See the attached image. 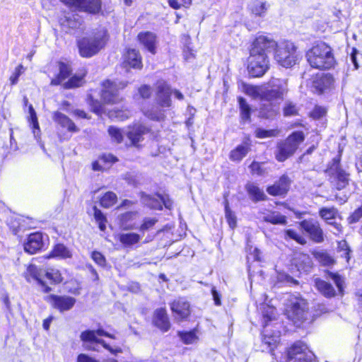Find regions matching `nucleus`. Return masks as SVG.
<instances>
[{
    "label": "nucleus",
    "instance_id": "f257e3e1",
    "mask_svg": "<svg viewBox=\"0 0 362 362\" xmlns=\"http://www.w3.org/2000/svg\"><path fill=\"white\" fill-rule=\"evenodd\" d=\"M108 39L107 30L101 26L86 33L85 36L77 40L80 55L86 58L95 55L105 47Z\"/></svg>",
    "mask_w": 362,
    "mask_h": 362
},
{
    "label": "nucleus",
    "instance_id": "f03ea898",
    "mask_svg": "<svg viewBox=\"0 0 362 362\" xmlns=\"http://www.w3.org/2000/svg\"><path fill=\"white\" fill-rule=\"evenodd\" d=\"M307 61L313 67L318 69H328L334 64L332 48L325 42L317 43L306 53Z\"/></svg>",
    "mask_w": 362,
    "mask_h": 362
},
{
    "label": "nucleus",
    "instance_id": "7ed1b4c3",
    "mask_svg": "<svg viewBox=\"0 0 362 362\" xmlns=\"http://www.w3.org/2000/svg\"><path fill=\"white\" fill-rule=\"evenodd\" d=\"M305 140V134L302 131H295L285 140L278 143L275 151V158L279 162H284L293 156L299 145Z\"/></svg>",
    "mask_w": 362,
    "mask_h": 362
},
{
    "label": "nucleus",
    "instance_id": "20e7f679",
    "mask_svg": "<svg viewBox=\"0 0 362 362\" xmlns=\"http://www.w3.org/2000/svg\"><path fill=\"white\" fill-rule=\"evenodd\" d=\"M97 336H104L111 339H115L114 335L105 332L104 329L99 328L97 330H86L82 332L80 338L84 343H89L86 344L85 348L87 350L98 351L95 344H101L105 349L108 350L110 353L116 354L117 353L122 352L121 349H112L107 344L103 339H98Z\"/></svg>",
    "mask_w": 362,
    "mask_h": 362
},
{
    "label": "nucleus",
    "instance_id": "39448f33",
    "mask_svg": "<svg viewBox=\"0 0 362 362\" xmlns=\"http://www.w3.org/2000/svg\"><path fill=\"white\" fill-rule=\"evenodd\" d=\"M274 59L279 65L285 68L295 65L298 57L294 44L290 41L279 42L274 51Z\"/></svg>",
    "mask_w": 362,
    "mask_h": 362
},
{
    "label": "nucleus",
    "instance_id": "423d86ee",
    "mask_svg": "<svg viewBox=\"0 0 362 362\" xmlns=\"http://www.w3.org/2000/svg\"><path fill=\"white\" fill-rule=\"evenodd\" d=\"M287 362H317L314 354L301 342L294 343L287 351Z\"/></svg>",
    "mask_w": 362,
    "mask_h": 362
},
{
    "label": "nucleus",
    "instance_id": "0eeeda50",
    "mask_svg": "<svg viewBox=\"0 0 362 362\" xmlns=\"http://www.w3.org/2000/svg\"><path fill=\"white\" fill-rule=\"evenodd\" d=\"M248 72L252 77L262 76L269 68V59L267 54H258L250 52Z\"/></svg>",
    "mask_w": 362,
    "mask_h": 362
},
{
    "label": "nucleus",
    "instance_id": "6e6552de",
    "mask_svg": "<svg viewBox=\"0 0 362 362\" xmlns=\"http://www.w3.org/2000/svg\"><path fill=\"white\" fill-rule=\"evenodd\" d=\"M270 88L262 87V101L277 103L282 100L284 93L286 92L284 83L279 79H273L269 83Z\"/></svg>",
    "mask_w": 362,
    "mask_h": 362
},
{
    "label": "nucleus",
    "instance_id": "1a4fd4ad",
    "mask_svg": "<svg viewBox=\"0 0 362 362\" xmlns=\"http://www.w3.org/2000/svg\"><path fill=\"white\" fill-rule=\"evenodd\" d=\"M127 86L124 82L112 81L107 80L103 83L101 97L106 103H117L121 98L119 90Z\"/></svg>",
    "mask_w": 362,
    "mask_h": 362
},
{
    "label": "nucleus",
    "instance_id": "9d476101",
    "mask_svg": "<svg viewBox=\"0 0 362 362\" xmlns=\"http://www.w3.org/2000/svg\"><path fill=\"white\" fill-rule=\"evenodd\" d=\"M278 44V42L269 36L259 35L252 42L250 52L268 56L269 53L275 51Z\"/></svg>",
    "mask_w": 362,
    "mask_h": 362
},
{
    "label": "nucleus",
    "instance_id": "9b49d317",
    "mask_svg": "<svg viewBox=\"0 0 362 362\" xmlns=\"http://www.w3.org/2000/svg\"><path fill=\"white\" fill-rule=\"evenodd\" d=\"M62 2L79 11L98 13L101 9L100 0H61Z\"/></svg>",
    "mask_w": 362,
    "mask_h": 362
},
{
    "label": "nucleus",
    "instance_id": "f8f14e48",
    "mask_svg": "<svg viewBox=\"0 0 362 362\" xmlns=\"http://www.w3.org/2000/svg\"><path fill=\"white\" fill-rule=\"evenodd\" d=\"M171 90L170 86L163 80H158L156 83V104L161 107H170L172 105L170 98Z\"/></svg>",
    "mask_w": 362,
    "mask_h": 362
},
{
    "label": "nucleus",
    "instance_id": "ddd939ff",
    "mask_svg": "<svg viewBox=\"0 0 362 362\" xmlns=\"http://www.w3.org/2000/svg\"><path fill=\"white\" fill-rule=\"evenodd\" d=\"M47 237H44L42 233L36 232L31 233L24 243V250L28 254L33 255L40 251L45 246Z\"/></svg>",
    "mask_w": 362,
    "mask_h": 362
},
{
    "label": "nucleus",
    "instance_id": "4468645a",
    "mask_svg": "<svg viewBox=\"0 0 362 362\" xmlns=\"http://www.w3.org/2000/svg\"><path fill=\"white\" fill-rule=\"evenodd\" d=\"M47 301L54 308L63 313L70 310L75 305L76 300L69 296H57L52 294L48 296Z\"/></svg>",
    "mask_w": 362,
    "mask_h": 362
},
{
    "label": "nucleus",
    "instance_id": "2eb2a0df",
    "mask_svg": "<svg viewBox=\"0 0 362 362\" xmlns=\"http://www.w3.org/2000/svg\"><path fill=\"white\" fill-rule=\"evenodd\" d=\"M306 304L303 300H296L286 310L288 317L294 324L301 322L306 319Z\"/></svg>",
    "mask_w": 362,
    "mask_h": 362
},
{
    "label": "nucleus",
    "instance_id": "dca6fc26",
    "mask_svg": "<svg viewBox=\"0 0 362 362\" xmlns=\"http://www.w3.org/2000/svg\"><path fill=\"white\" fill-rule=\"evenodd\" d=\"M300 225L314 242L320 243L324 240L323 231L318 221L313 219L304 220Z\"/></svg>",
    "mask_w": 362,
    "mask_h": 362
},
{
    "label": "nucleus",
    "instance_id": "f3484780",
    "mask_svg": "<svg viewBox=\"0 0 362 362\" xmlns=\"http://www.w3.org/2000/svg\"><path fill=\"white\" fill-rule=\"evenodd\" d=\"M170 308L175 319L182 320L190 314V305L185 298H180L170 304Z\"/></svg>",
    "mask_w": 362,
    "mask_h": 362
},
{
    "label": "nucleus",
    "instance_id": "a211bd4d",
    "mask_svg": "<svg viewBox=\"0 0 362 362\" xmlns=\"http://www.w3.org/2000/svg\"><path fill=\"white\" fill-rule=\"evenodd\" d=\"M290 185L289 177L283 175L274 185L267 188V192L272 196H284L288 192Z\"/></svg>",
    "mask_w": 362,
    "mask_h": 362
},
{
    "label": "nucleus",
    "instance_id": "6ab92c4d",
    "mask_svg": "<svg viewBox=\"0 0 362 362\" xmlns=\"http://www.w3.org/2000/svg\"><path fill=\"white\" fill-rule=\"evenodd\" d=\"M153 323L163 332L169 330L170 323L165 308H160L154 311Z\"/></svg>",
    "mask_w": 362,
    "mask_h": 362
},
{
    "label": "nucleus",
    "instance_id": "aec40b11",
    "mask_svg": "<svg viewBox=\"0 0 362 362\" xmlns=\"http://www.w3.org/2000/svg\"><path fill=\"white\" fill-rule=\"evenodd\" d=\"M334 164L330 168L334 172V179L336 180V188L338 190L344 189L349 183V175L342 170L339 163V160L334 158L333 160Z\"/></svg>",
    "mask_w": 362,
    "mask_h": 362
},
{
    "label": "nucleus",
    "instance_id": "412c9836",
    "mask_svg": "<svg viewBox=\"0 0 362 362\" xmlns=\"http://www.w3.org/2000/svg\"><path fill=\"white\" fill-rule=\"evenodd\" d=\"M149 132V129L141 124H136L129 127V130L126 133L127 138L131 141L134 146H136L139 141L144 139V135Z\"/></svg>",
    "mask_w": 362,
    "mask_h": 362
},
{
    "label": "nucleus",
    "instance_id": "4be33fe9",
    "mask_svg": "<svg viewBox=\"0 0 362 362\" xmlns=\"http://www.w3.org/2000/svg\"><path fill=\"white\" fill-rule=\"evenodd\" d=\"M333 83L334 78L330 74H323L316 77L313 81V87L319 94H322L326 90L330 88Z\"/></svg>",
    "mask_w": 362,
    "mask_h": 362
},
{
    "label": "nucleus",
    "instance_id": "5701e85b",
    "mask_svg": "<svg viewBox=\"0 0 362 362\" xmlns=\"http://www.w3.org/2000/svg\"><path fill=\"white\" fill-rule=\"evenodd\" d=\"M279 109L278 103L262 101L259 111V116L264 119L273 118L276 115Z\"/></svg>",
    "mask_w": 362,
    "mask_h": 362
},
{
    "label": "nucleus",
    "instance_id": "b1692460",
    "mask_svg": "<svg viewBox=\"0 0 362 362\" xmlns=\"http://www.w3.org/2000/svg\"><path fill=\"white\" fill-rule=\"evenodd\" d=\"M138 40L151 54L156 53V37L151 32L140 33L138 35Z\"/></svg>",
    "mask_w": 362,
    "mask_h": 362
},
{
    "label": "nucleus",
    "instance_id": "393cba45",
    "mask_svg": "<svg viewBox=\"0 0 362 362\" xmlns=\"http://www.w3.org/2000/svg\"><path fill=\"white\" fill-rule=\"evenodd\" d=\"M53 119L62 127L66 128L69 132H77L79 131V129L75 125L74 122L62 112H54Z\"/></svg>",
    "mask_w": 362,
    "mask_h": 362
},
{
    "label": "nucleus",
    "instance_id": "a878e982",
    "mask_svg": "<svg viewBox=\"0 0 362 362\" xmlns=\"http://www.w3.org/2000/svg\"><path fill=\"white\" fill-rule=\"evenodd\" d=\"M165 107H161L158 105L152 106L151 108L143 109V112L148 119L154 121H163L165 117Z\"/></svg>",
    "mask_w": 362,
    "mask_h": 362
},
{
    "label": "nucleus",
    "instance_id": "bb28decb",
    "mask_svg": "<svg viewBox=\"0 0 362 362\" xmlns=\"http://www.w3.org/2000/svg\"><path fill=\"white\" fill-rule=\"evenodd\" d=\"M245 189L250 198L254 202L264 201L267 199V195L263 189H260L255 183L249 182L245 185Z\"/></svg>",
    "mask_w": 362,
    "mask_h": 362
},
{
    "label": "nucleus",
    "instance_id": "cd10ccee",
    "mask_svg": "<svg viewBox=\"0 0 362 362\" xmlns=\"http://www.w3.org/2000/svg\"><path fill=\"white\" fill-rule=\"evenodd\" d=\"M141 200L144 204L152 209L162 210L163 206L160 200V194H156L154 196L142 192Z\"/></svg>",
    "mask_w": 362,
    "mask_h": 362
},
{
    "label": "nucleus",
    "instance_id": "c85d7f7f",
    "mask_svg": "<svg viewBox=\"0 0 362 362\" xmlns=\"http://www.w3.org/2000/svg\"><path fill=\"white\" fill-rule=\"evenodd\" d=\"M136 212L128 211L119 216V226L122 230H130L136 228L132 221L135 218Z\"/></svg>",
    "mask_w": 362,
    "mask_h": 362
},
{
    "label": "nucleus",
    "instance_id": "c756f323",
    "mask_svg": "<svg viewBox=\"0 0 362 362\" xmlns=\"http://www.w3.org/2000/svg\"><path fill=\"white\" fill-rule=\"evenodd\" d=\"M125 62L134 69H141V57L139 51L135 49H128L125 54Z\"/></svg>",
    "mask_w": 362,
    "mask_h": 362
},
{
    "label": "nucleus",
    "instance_id": "7c9ffc66",
    "mask_svg": "<svg viewBox=\"0 0 362 362\" xmlns=\"http://www.w3.org/2000/svg\"><path fill=\"white\" fill-rule=\"evenodd\" d=\"M239 107L240 122L243 124L249 123L251 122V107L247 103L246 100L243 97L238 98Z\"/></svg>",
    "mask_w": 362,
    "mask_h": 362
},
{
    "label": "nucleus",
    "instance_id": "2f4dec72",
    "mask_svg": "<svg viewBox=\"0 0 362 362\" xmlns=\"http://www.w3.org/2000/svg\"><path fill=\"white\" fill-rule=\"evenodd\" d=\"M315 282L317 290L324 296L327 298H332L336 295V291L331 284L320 279H316Z\"/></svg>",
    "mask_w": 362,
    "mask_h": 362
},
{
    "label": "nucleus",
    "instance_id": "473e14b6",
    "mask_svg": "<svg viewBox=\"0 0 362 362\" xmlns=\"http://www.w3.org/2000/svg\"><path fill=\"white\" fill-rule=\"evenodd\" d=\"M141 240V236L136 233H121L119 235V242L125 247H131Z\"/></svg>",
    "mask_w": 362,
    "mask_h": 362
},
{
    "label": "nucleus",
    "instance_id": "72a5a7b5",
    "mask_svg": "<svg viewBox=\"0 0 362 362\" xmlns=\"http://www.w3.org/2000/svg\"><path fill=\"white\" fill-rule=\"evenodd\" d=\"M250 148L247 145H238L230 153L229 158L232 161L240 162L248 153Z\"/></svg>",
    "mask_w": 362,
    "mask_h": 362
},
{
    "label": "nucleus",
    "instance_id": "f704fd0d",
    "mask_svg": "<svg viewBox=\"0 0 362 362\" xmlns=\"http://www.w3.org/2000/svg\"><path fill=\"white\" fill-rule=\"evenodd\" d=\"M279 341V337L264 334L262 340V351H268L273 354L274 349Z\"/></svg>",
    "mask_w": 362,
    "mask_h": 362
},
{
    "label": "nucleus",
    "instance_id": "c9c22d12",
    "mask_svg": "<svg viewBox=\"0 0 362 362\" xmlns=\"http://www.w3.org/2000/svg\"><path fill=\"white\" fill-rule=\"evenodd\" d=\"M296 265L298 270L303 271V272H309L313 267V262L310 257L307 255H300L298 258L296 259Z\"/></svg>",
    "mask_w": 362,
    "mask_h": 362
},
{
    "label": "nucleus",
    "instance_id": "e433bc0d",
    "mask_svg": "<svg viewBox=\"0 0 362 362\" xmlns=\"http://www.w3.org/2000/svg\"><path fill=\"white\" fill-rule=\"evenodd\" d=\"M71 257L70 250L63 244H57L48 257H59L62 259L69 258Z\"/></svg>",
    "mask_w": 362,
    "mask_h": 362
},
{
    "label": "nucleus",
    "instance_id": "4c0bfd02",
    "mask_svg": "<svg viewBox=\"0 0 362 362\" xmlns=\"http://www.w3.org/2000/svg\"><path fill=\"white\" fill-rule=\"evenodd\" d=\"M338 214V209L334 206L330 208L322 207L319 211L320 216L327 223L334 220Z\"/></svg>",
    "mask_w": 362,
    "mask_h": 362
},
{
    "label": "nucleus",
    "instance_id": "58836bf2",
    "mask_svg": "<svg viewBox=\"0 0 362 362\" xmlns=\"http://www.w3.org/2000/svg\"><path fill=\"white\" fill-rule=\"evenodd\" d=\"M262 87L263 86L243 83V90L245 94L253 98H259L260 100L262 95Z\"/></svg>",
    "mask_w": 362,
    "mask_h": 362
},
{
    "label": "nucleus",
    "instance_id": "ea45409f",
    "mask_svg": "<svg viewBox=\"0 0 362 362\" xmlns=\"http://www.w3.org/2000/svg\"><path fill=\"white\" fill-rule=\"evenodd\" d=\"M30 122L32 124L33 133L35 139L40 138V129L37 121L36 112L32 105L29 106Z\"/></svg>",
    "mask_w": 362,
    "mask_h": 362
},
{
    "label": "nucleus",
    "instance_id": "a19ab883",
    "mask_svg": "<svg viewBox=\"0 0 362 362\" xmlns=\"http://www.w3.org/2000/svg\"><path fill=\"white\" fill-rule=\"evenodd\" d=\"M263 220L272 224H286V216L276 211L264 216Z\"/></svg>",
    "mask_w": 362,
    "mask_h": 362
},
{
    "label": "nucleus",
    "instance_id": "79ce46f5",
    "mask_svg": "<svg viewBox=\"0 0 362 362\" xmlns=\"http://www.w3.org/2000/svg\"><path fill=\"white\" fill-rule=\"evenodd\" d=\"M262 309L264 326L266 327L269 322L275 319L276 309L274 307H271L267 305H262Z\"/></svg>",
    "mask_w": 362,
    "mask_h": 362
},
{
    "label": "nucleus",
    "instance_id": "37998d69",
    "mask_svg": "<svg viewBox=\"0 0 362 362\" xmlns=\"http://www.w3.org/2000/svg\"><path fill=\"white\" fill-rule=\"evenodd\" d=\"M117 199L116 194L112 192H107L100 199V203L103 207L109 208L115 204Z\"/></svg>",
    "mask_w": 362,
    "mask_h": 362
},
{
    "label": "nucleus",
    "instance_id": "c03bdc74",
    "mask_svg": "<svg viewBox=\"0 0 362 362\" xmlns=\"http://www.w3.org/2000/svg\"><path fill=\"white\" fill-rule=\"evenodd\" d=\"M325 276L327 280L333 281V282L335 284L336 286L338 288L339 293L340 294H343L344 280L342 277L337 273H334L332 272H327L326 273Z\"/></svg>",
    "mask_w": 362,
    "mask_h": 362
},
{
    "label": "nucleus",
    "instance_id": "a18cd8bd",
    "mask_svg": "<svg viewBox=\"0 0 362 362\" xmlns=\"http://www.w3.org/2000/svg\"><path fill=\"white\" fill-rule=\"evenodd\" d=\"M268 7L269 6H267L266 2L255 0L253 1L250 10L253 14L261 16L267 11Z\"/></svg>",
    "mask_w": 362,
    "mask_h": 362
},
{
    "label": "nucleus",
    "instance_id": "49530a36",
    "mask_svg": "<svg viewBox=\"0 0 362 362\" xmlns=\"http://www.w3.org/2000/svg\"><path fill=\"white\" fill-rule=\"evenodd\" d=\"M93 211L94 218L99 224V228L103 231L105 230L106 228L105 223L107 222L106 217L95 206L93 207Z\"/></svg>",
    "mask_w": 362,
    "mask_h": 362
},
{
    "label": "nucleus",
    "instance_id": "de8ad7c7",
    "mask_svg": "<svg viewBox=\"0 0 362 362\" xmlns=\"http://www.w3.org/2000/svg\"><path fill=\"white\" fill-rule=\"evenodd\" d=\"M178 336L185 344H193L197 339L194 330L189 332H178Z\"/></svg>",
    "mask_w": 362,
    "mask_h": 362
},
{
    "label": "nucleus",
    "instance_id": "09e8293b",
    "mask_svg": "<svg viewBox=\"0 0 362 362\" xmlns=\"http://www.w3.org/2000/svg\"><path fill=\"white\" fill-rule=\"evenodd\" d=\"M83 78V76H79L77 75L73 76L66 82L63 83L64 88L71 89L81 86Z\"/></svg>",
    "mask_w": 362,
    "mask_h": 362
},
{
    "label": "nucleus",
    "instance_id": "8fccbe9b",
    "mask_svg": "<svg viewBox=\"0 0 362 362\" xmlns=\"http://www.w3.org/2000/svg\"><path fill=\"white\" fill-rule=\"evenodd\" d=\"M225 216L230 227L234 228L236 226V217L230 209L228 201L225 202Z\"/></svg>",
    "mask_w": 362,
    "mask_h": 362
},
{
    "label": "nucleus",
    "instance_id": "3c124183",
    "mask_svg": "<svg viewBox=\"0 0 362 362\" xmlns=\"http://www.w3.org/2000/svg\"><path fill=\"white\" fill-rule=\"evenodd\" d=\"M108 133L112 139L117 144H119L123 141L124 135L120 129L114 126H110L108 129Z\"/></svg>",
    "mask_w": 362,
    "mask_h": 362
},
{
    "label": "nucleus",
    "instance_id": "603ef678",
    "mask_svg": "<svg viewBox=\"0 0 362 362\" xmlns=\"http://www.w3.org/2000/svg\"><path fill=\"white\" fill-rule=\"evenodd\" d=\"M29 271L33 277L38 281V283L42 286L43 290L45 293H48L51 291V288L45 285V282L40 278V274L38 272V269L36 267L31 265L29 267Z\"/></svg>",
    "mask_w": 362,
    "mask_h": 362
},
{
    "label": "nucleus",
    "instance_id": "864d4df0",
    "mask_svg": "<svg viewBox=\"0 0 362 362\" xmlns=\"http://www.w3.org/2000/svg\"><path fill=\"white\" fill-rule=\"evenodd\" d=\"M45 276L48 279L55 284H59L63 280L61 273L57 269H52L47 271Z\"/></svg>",
    "mask_w": 362,
    "mask_h": 362
},
{
    "label": "nucleus",
    "instance_id": "5fc2aeb1",
    "mask_svg": "<svg viewBox=\"0 0 362 362\" xmlns=\"http://www.w3.org/2000/svg\"><path fill=\"white\" fill-rule=\"evenodd\" d=\"M157 222L158 219L156 218H145L139 227V230L144 233L151 229Z\"/></svg>",
    "mask_w": 362,
    "mask_h": 362
},
{
    "label": "nucleus",
    "instance_id": "6e6d98bb",
    "mask_svg": "<svg viewBox=\"0 0 362 362\" xmlns=\"http://www.w3.org/2000/svg\"><path fill=\"white\" fill-rule=\"evenodd\" d=\"M284 115L286 117L295 116L298 115V110L295 104L291 102H286L284 107Z\"/></svg>",
    "mask_w": 362,
    "mask_h": 362
},
{
    "label": "nucleus",
    "instance_id": "4d7b16f0",
    "mask_svg": "<svg viewBox=\"0 0 362 362\" xmlns=\"http://www.w3.org/2000/svg\"><path fill=\"white\" fill-rule=\"evenodd\" d=\"M286 238H288L290 239L296 240L297 243L304 245L306 241L303 237L298 235L295 230L288 229L285 231Z\"/></svg>",
    "mask_w": 362,
    "mask_h": 362
},
{
    "label": "nucleus",
    "instance_id": "13d9d810",
    "mask_svg": "<svg viewBox=\"0 0 362 362\" xmlns=\"http://www.w3.org/2000/svg\"><path fill=\"white\" fill-rule=\"evenodd\" d=\"M316 257L325 266H329L334 263L333 258L326 252H317Z\"/></svg>",
    "mask_w": 362,
    "mask_h": 362
},
{
    "label": "nucleus",
    "instance_id": "bf43d9fd",
    "mask_svg": "<svg viewBox=\"0 0 362 362\" xmlns=\"http://www.w3.org/2000/svg\"><path fill=\"white\" fill-rule=\"evenodd\" d=\"M71 74V67L64 63V62H60L59 63V73L58 74V76L63 80L64 81L66 78H68Z\"/></svg>",
    "mask_w": 362,
    "mask_h": 362
},
{
    "label": "nucleus",
    "instance_id": "052dcab7",
    "mask_svg": "<svg viewBox=\"0 0 362 362\" xmlns=\"http://www.w3.org/2000/svg\"><path fill=\"white\" fill-rule=\"evenodd\" d=\"M24 67L23 65L19 64L16 69L14 72L10 76V82L11 85H16L18 81L20 76L23 73Z\"/></svg>",
    "mask_w": 362,
    "mask_h": 362
},
{
    "label": "nucleus",
    "instance_id": "680f3d73",
    "mask_svg": "<svg viewBox=\"0 0 362 362\" xmlns=\"http://www.w3.org/2000/svg\"><path fill=\"white\" fill-rule=\"evenodd\" d=\"M362 218V205L356 209L348 218L347 221L349 224L358 222Z\"/></svg>",
    "mask_w": 362,
    "mask_h": 362
},
{
    "label": "nucleus",
    "instance_id": "e2e57ef3",
    "mask_svg": "<svg viewBox=\"0 0 362 362\" xmlns=\"http://www.w3.org/2000/svg\"><path fill=\"white\" fill-rule=\"evenodd\" d=\"M91 258L100 267H105L106 264V259L100 252L93 251L91 254Z\"/></svg>",
    "mask_w": 362,
    "mask_h": 362
},
{
    "label": "nucleus",
    "instance_id": "0e129e2a",
    "mask_svg": "<svg viewBox=\"0 0 362 362\" xmlns=\"http://www.w3.org/2000/svg\"><path fill=\"white\" fill-rule=\"evenodd\" d=\"M327 110L325 107L321 106H315L313 110L310 112V117L314 119H319L325 115Z\"/></svg>",
    "mask_w": 362,
    "mask_h": 362
},
{
    "label": "nucleus",
    "instance_id": "69168bd1",
    "mask_svg": "<svg viewBox=\"0 0 362 362\" xmlns=\"http://www.w3.org/2000/svg\"><path fill=\"white\" fill-rule=\"evenodd\" d=\"M255 136L260 139L272 137L274 136V131L258 128L255 130Z\"/></svg>",
    "mask_w": 362,
    "mask_h": 362
},
{
    "label": "nucleus",
    "instance_id": "338daca9",
    "mask_svg": "<svg viewBox=\"0 0 362 362\" xmlns=\"http://www.w3.org/2000/svg\"><path fill=\"white\" fill-rule=\"evenodd\" d=\"M160 200L162 206L164 205L166 209H171L173 208V202L168 194H160Z\"/></svg>",
    "mask_w": 362,
    "mask_h": 362
},
{
    "label": "nucleus",
    "instance_id": "774afa93",
    "mask_svg": "<svg viewBox=\"0 0 362 362\" xmlns=\"http://www.w3.org/2000/svg\"><path fill=\"white\" fill-rule=\"evenodd\" d=\"M77 362H100L99 361L85 354H80L77 357Z\"/></svg>",
    "mask_w": 362,
    "mask_h": 362
}]
</instances>
